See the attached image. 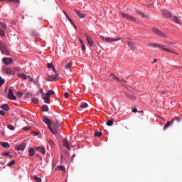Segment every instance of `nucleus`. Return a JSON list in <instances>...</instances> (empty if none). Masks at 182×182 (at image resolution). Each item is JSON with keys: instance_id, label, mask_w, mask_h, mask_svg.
<instances>
[{"instance_id": "1", "label": "nucleus", "mask_w": 182, "mask_h": 182, "mask_svg": "<svg viewBox=\"0 0 182 182\" xmlns=\"http://www.w3.org/2000/svg\"><path fill=\"white\" fill-rule=\"evenodd\" d=\"M149 46H152L153 47H159L160 48H161V50H164V51H168L169 53L178 54V53H176V51H173V50H171L170 48H167L166 47H165L164 44H159V43H149Z\"/></svg>"}, {"instance_id": "2", "label": "nucleus", "mask_w": 182, "mask_h": 182, "mask_svg": "<svg viewBox=\"0 0 182 182\" xmlns=\"http://www.w3.org/2000/svg\"><path fill=\"white\" fill-rule=\"evenodd\" d=\"M0 50H1V53L6 54V56H9V51L4 41L2 40H0Z\"/></svg>"}, {"instance_id": "3", "label": "nucleus", "mask_w": 182, "mask_h": 182, "mask_svg": "<svg viewBox=\"0 0 182 182\" xmlns=\"http://www.w3.org/2000/svg\"><path fill=\"white\" fill-rule=\"evenodd\" d=\"M55 93L54 90H48L47 93H44V102L50 104V96Z\"/></svg>"}, {"instance_id": "4", "label": "nucleus", "mask_w": 182, "mask_h": 182, "mask_svg": "<svg viewBox=\"0 0 182 182\" xmlns=\"http://www.w3.org/2000/svg\"><path fill=\"white\" fill-rule=\"evenodd\" d=\"M50 132L53 133V134H59V133H60L58 122H55V123H53V127H51Z\"/></svg>"}, {"instance_id": "5", "label": "nucleus", "mask_w": 182, "mask_h": 182, "mask_svg": "<svg viewBox=\"0 0 182 182\" xmlns=\"http://www.w3.org/2000/svg\"><path fill=\"white\" fill-rule=\"evenodd\" d=\"M153 31L155 33V34H157L158 36H160L161 37H164V38H167L168 36L165 33H163V31H161L159 28H154Z\"/></svg>"}, {"instance_id": "6", "label": "nucleus", "mask_w": 182, "mask_h": 182, "mask_svg": "<svg viewBox=\"0 0 182 182\" xmlns=\"http://www.w3.org/2000/svg\"><path fill=\"white\" fill-rule=\"evenodd\" d=\"M58 79H60L59 75H50L47 77L48 82H56Z\"/></svg>"}, {"instance_id": "7", "label": "nucleus", "mask_w": 182, "mask_h": 182, "mask_svg": "<svg viewBox=\"0 0 182 182\" xmlns=\"http://www.w3.org/2000/svg\"><path fill=\"white\" fill-rule=\"evenodd\" d=\"M43 122H44V123H46L48 125V129L51 130L52 129L51 126L53 124V122H51V120H50L48 117H46V116H43Z\"/></svg>"}, {"instance_id": "8", "label": "nucleus", "mask_w": 182, "mask_h": 182, "mask_svg": "<svg viewBox=\"0 0 182 182\" xmlns=\"http://www.w3.org/2000/svg\"><path fill=\"white\" fill-rule=\"evenodd\" d=\"M121 16L124 17V18H127L128 20H130L131 21H136V18L135 17H133L129 14H127L126 13H121Z\"/></svg>"}, {"instance_id": "9", "label": "nucleus", "mask_w": 182, "mask_h": 182, "mask_svg": "<svg viewBox=\"0 0 182 182\" xmlns=\"http://www.w3.org/2000/svg\"><path fill=\"white\" fill-rule=\"evenodd\" d=\"M7 97H8V99H10L11 100H16L17 99L16 96H14V95L13 89H9Z\"/></svg>"}, {"instance_id": "10", "label": "nucleus", "mask_w": 182, "mask_h": 182, "mask_svg": "<svg viewBox=\"0 0 182 182\" xmlns=\"http://www.w3.org/2000/svg\"><path fill=\"white\" fill-rule=\"evenodd\" d=\"M2 60L4 65H11L13 63V58H9V57H3Z\"/></svg>"}, {"instance_id": "11", "label": "nucleus", "mask_w": 182, "mask_h": 182, "mask_svg": "<svg viewBox=\"0 0 182 182\" xmlns=\"http://www.w3.org/2000/svg\"><path fill=\"white\" fill-rule=\"evenodd\" d=\"M73 65V61H64V63H63V67L65 68V69H70Z\"/></svg>"}, {"instance_id": "12", "label": "nucleus", "mask_w": 182, "mask_h": 182, "mask_svg": "<svg viewBox=\"0 0 182 182\" xmlns=\"http://www.w3.org/2000/svg\"><path fill=\"white\" fill-rule=\"evenodd\" d=\"M26 148V144H25V142H23V144H21L20 145H17V146H16L15 149L16 151H24Z\"/></svg>"}, {"instance_id": "13", "label": "nucleus", "mask_w": 182, "mask_h": 182, "mask_svg": "<svg viewBox=\"0 0 182 182\" xmlns=\"http://www.w3.org/2000/svg\"><path fill=\"white\" fill-rule=\"evenodd\" d=\"M85 36L87 38V41L88 43V44H90V46H94L95 44V41L92 38H91V37H90V36H88V34L87 33H85Z\"/></svg>"}, {"instance_id": "14", "label": "nucleus", "mask_w": 182, "mask_h": 182, "mask_svg": "<svg viewBox=\"0 0 182 182\" xmlns=\"http://www.w3.org/2000/svg\"><path fill=\"white\" fill-rule=\"evenodd\" d=\"M111 77L112 79H114V80H117L118 82H119V83H122V85H126L127 82L126 80H123V79H119V77H117V76H115L114 75H111Z\"/></svg>"}, {"instance_id": "15", "label": "nucleus", "mask_w": 182, "mask_h": 182, "mask_svg": "<svg viewBox=\"0 0 182 182\" xmlns=\"http://www.w3.org/2000/svg\"><path fill=\"white\" fill-rule=\"evenodd\" d=\"M36 149L43 154V155H46V149L44 146H38Z\"/></svg>"}, {"instance_id": "16", "label": "nucleus", "mask_w": 182, "mask_h": 182, "mask_svg": "<svg viewBox=\"0 0 182 182\" xmlns=\"http://www.w3.org/2000/svg\"><path fill=\"white\" fill-rule=\"evenodd\" d=\"M3 73H6V75H11L12 74V70L9 68H3Z\"/></svg>"}, {"instance_id": "17", "label": "nucleus", "mask_w": 182, "mask_h": 182, "mask_svg": "<svg viewBox=\"0 0 182 182\" xmlns=\"http://www.w3.org/2000/svg\"><path fill=\"white\" fill-rule=\"evenodd\" d=\"M102 40L104 41H107V43H109L110 41H117V38H111L108 37H102Z\"/></svg>"}, {"instance_id": "18", "label": "nucleus", "mask_w": 182, "mask_h": 182, "mask_svg": "<svg viewBox=\"0 0 182 182\" xmlns=\"http://www.w3.org/2000/svg\"><path fill=\"white\" fill-rule=\"evenodd\" d=\"M75 14L78 16L80 18H85L86 17V14H84L83 13H80V11H76Z\"/></svg>"}, {"instance_id": "19", "label": "nucleus", "mask_w": 182, "mask_h": 182, "mask_svg": "<svg viewBox=\"0 0 182 182\" xmlns=\"http://www.w3.org/2000/svg\"><path fill=\"white\" fill-rule=\"evenodd\" d=\"M35 153H36V151H35L34 148H29L28 154H29L30 156H34Z\"/></svg>"}, {"instance_id": "20", "label": "nucleus", "mask_w": 182, "mask_h": 182, "mask_svg": "<svg viewBox=\"0 0 182 182\" xmlns=\"http://www.w3.org/2000/svg\"><path fill=\"white\" fill-rule=\"evenodd\" d=\"M63 144L65 146V147L67 148V149H70L68 141H66V139H63Z\"/></svg>"}, {"instance_id": "21", "label": "nucleus", "mask_w": 182, "mask_h": 182, "mask_svg": "<svg viewBox=\"0 0 182 182\" xmlns=\"http://www.w3.org/2000/svg\"><path fill=\"white\" fill-rule=\"evenodd\" d=\"M17 76H18V77H21V79H24L25 80L28 79V76H26L25 73H18Z\"/></svg>"}, {"instance_id": "22", "label": "nucleus", "mask_w": 182, "mask_h": 182, "mask_svg": "<svg viewBox=\"0 0 182 182\" xmlns=\"http://www.w3.org/2000/svg\"><path fill=\"white\" fill-rule=\"evenodd\" d=\"M1 109H3L4 111L6 110V112H8L9 110V106L6 103H5L4 105H1Z\"/></svg>"}, {"instance_id": "23", "label": "nucleus", "mask_w": 182, "mask_h": 182, "mask_svg": "<svg viewBox=\"0 0 182 182\" xmlns=\"http://www.w3.org/2000/svg\"><path fill=\"white\" fill-rule=\"evenodd\" d=\"M174 122V119H173L172 120L167 122V123L164 126V129H167L168 127H169V126L173 123Z\"/></svg>"}, {"instance_id": "24", "label": "nucleus", "mask_w": 182, "mask_h": 182, "mask_svg": "<svg viewBox=\"0 0 182 182\" xmlns=\"http://www.w3.org/2000/svg\"><path fill=\"white\" fill-rule=\"evenodd\" d=\"M47 67L48 68V69H51L54 71L56 72V69L55 68V66H53V63H48L47 64Z\"/></svg>"}, {"instance_id": "25", "label": "nucleus", "mask_w": 182, "mask_h": 182, "mask_svg": "<svg viewBox=\"0 0 182 182\" xmlns=\"http://www.w3.org/2000/svg\"><path fill=\"white\" fill-rule=\"evenodd\" d=\"M163 14H164V16H165V17H171V13H169V11H168V10H164Z\"/></svg>"}, {"instance_id": "26", "label": "nucleus", "mask_w": 182, "mask_h": 182, "mask_svg": "<svg viewBox=\"0 0 182 182\" xmlns=\"http://www.w3.org/2000/svg\"><path fill=\"white\" fill-rule=\"evenodd\" d=\"M41 110H43V112H48V110H49L48 106L47 105H43V106H41Z\"/></svg>"}, {"instance_id": "27", "label": "nucleus", "mask_w": 182, "mask_h": 182, "mask_svg": "<svg viewBox=\"0 0 182 182\" xmlns=\"http://www.w3.org/2000/svg\"><path fill=\"white\" fill-rule=\"evenodd\" d=\"M173 21H175V23H177L178 24H181V20L176 16H173Z\"/></svg>"}, {"instance_id": "28", "label": "nucleus", "mask_w": 182, "mask_h": 182, "mask_svg": "<svg viewBox=\"0 0 182 182\" xmlns=\"http://www.w3.org/2000/svg\"><path fill=\"white\" fill-rule=\"evenodd\" d=\"M33 178L34 181H36V182H42L41 178H38V176H36V175H33Z\"/></svg>"}, {"instance_id": "29", "label": "nucleus", "mask_w": 182, "mask_h": 182, "mask_svg": "<svg viewBox=\"0 0 182 182\" xmlns=\"http://www.w3.org/2000/svg\"><path fill=\"white\" fill-rule=\"evenodd\" d=\"M136 14H139L141 17H146V14L143 11H140L139 10L136 11Z\"/></svg>"}, {"instance_id": "30", "label": "nucleus", "mask_w": 182, "mask_h": 182, "mask_svg": "<svg viewBox=\"0 0 182 182\" xmlns=\"http://www.w3.org/2000/svg\"><path fill=\"white\" fill-rule=\"evenodd\" d=\"M1 146L3 148H10L9 142H1Z\"/></svg>"}, {"instance_id": "31", "label": "nucleus", "mask_w": 182, "mask_h": 182, "mask_svg": "<svg viewBox=\"0 0 182 182\" xmlns=\"http://www.w3.org/2000/svg\"><path fill=\"white\" fill-rule=\"evenodd\" d=\"M48 144L50 146V148H55V144L53 141H48Z\"/></svg>"}, {"instance_id": "32", "label": "nucleus", "mask_w": 182, "mask_h": 182, "mask_svg": "<svg viewBox=\"0 0 182 182\" xmlns=\"http://www.w3.org/2000/svg\"><path fill=\"white\" fill-rule=\"evenodd\" d=\"M40 93L41 94L42 99L44 100L45 92L42 87L40 88Z\"/></svg>"}, {"instance_id": "33", "label": "nucleus", "mask_w": 182, "mask_h": 182, "mask_svg": "<svg viewBox=\"0 0 182 182\" xmlns=\"http://www.w3.org/2000/svg\"><path fill=\"white\" fill-rule=\"evenodd\" d=\"M0 1H7V3L13 1L14 3H18L19 0H0Z\"/></svg>"}, {"instance_id": "34", "label": "nucleus", "mask_w": 182, "mask_h": 182, "mask_svg": "<svg viewBox=\"0 0 182 182\" xmlns=\"http://www.w3.org/2000/svg\"><path fill=\"white\" fill-rule=\"evenodd\" d=\"M88 103H81L80 105V107H82V109H86L87 107H88Z\"/></svg>"}, {"instance_id": "35", "label": "nucleus", "mask_w": 182, "mask_h": 182, "mask_svg": "<svg viewBox=\"0 0 182 182\" xmlns=\"http://www.w3.org/2000/svg\"><path fill=\"white\" fill-rule=\"evenodd\" d=\"M32 102L33 103L38 104L39 103V99L38 97H33L32 98Z\"/></svg>"}, {"instance_id": "36", "label": "nucleus", "mask_w": 182, "mask_h": 182, "mask_svg": "<svg viewBox=\"0 0 182 182\" xmlns=\"http://www.w3.org/2000/svg\"><path fill=\"white\" fill-rule=\"evenodd\" d=\"M56 169H57L58 171H65V166H57Z\"/></svg>"}, {"instance_id": "37", "label": "nucleus", "mask_w": 182, "mask_h": 182, "mask_svg": "<svg viewBox=\"0 0 182 182\" xmlns=\"http://www.w3.org/2000/svg\"><path fill=\"white\" fill-rule=\"evenodd\" d=\"M5 83V80L0 76V87Z\"/></svg>"}, {"instance_id": "38", "label": "nucleus", "mask_w": 182, "mask_h": 182, "mask_svg": "<svg viewBox=\"0 0 182 182\" xmlns=\"http://www.w3.org/2000/svg\"><path fill=\"white\" fill-rule=\"evenodd\" d=\"M0 26H1V27H3V28H4V31H5V30H6L7 26L5 23H0Z\"/></svg>"}, {"instance_id": "39", "label": "nucleus", "mask_w": 182, "mask_h": 182, "mask_svg": "<svg viewBox=\"0 0 182 182\" xmlns=\"http://www.w3.org/2000/svg\"><path fill=\"white\" fill-rule=\"evenodd\" d=\"M113 123H114V122H113L112 119V120H108V121L107 122V124L108 126H112Z\"/></svg>"}, {"instance_id": "40", "label": "nucleus", "mask_w": 182, "mask_h": 182, "mask_svg": "<svg viewBox=\"0 0 182 182\" xmlns=\"http://www.w3.org/2000/svg\"><path fill=\"white\" fill-rule=\"evenodd\" d=\"M0 36H1V37L5 36V30H2V28H0Z\"/></svg>"}, {"instance_id": "41", "label": "nucleus", "mask_w": 182, "mask_h": 182, "mask_svg": "<svg viewBox=\"0 0 182 182\" xmlns=\"http://www.w3.org/2000/svg\"><path fill=\"white\" fill-rule=\"evenodd\" d=\"M15 164H16V161H15V160H13L11 162H9V163L8 164V166H13V165H15Z\"/></svg>"}, {"instance_id": "42", "label": "nucleus", "mask_w": 182, "mask_h": 182, "mask_svg": "<svg viewBox=\"0 0 182 182\" xmlns=\"http://www.w3.org/2000/svg\"><path fill=\"white\" fill-rule=\"evenodd\" d=\"M8 128L10 129V130H14L15 127L13 124H8Z\"/></svg>"}, {"instance_id": "43", "label": "nucleus", "mask_w": 182, "mask_h": 182, "mask_svg": "<svg viewBox=\"0 0 182 182\" xmlns=\"http://www.w3.org/2000/svg\"><path fill=\"white\" fill-rule=\"evenodd\" d=\"M102 132H96L95 133V136H102Z\"/></svg>"}, {"instance_id": "44", "label": "nucleus", "mask_w": 182, "mask_h": 182, "mask_svg": "<svg viewBox=\"0 0 182 182\" xmlns=\"http://www.w3.org/2000/svg\"><path fill=\"white\" fill-rule=\"evenodd\" d=\"M168 46H171V44H176V43H173V41H165Z\"/></svg>"}, {"instance_id": "45", "label": "nucleus", "mask_w": 182, "mask_h": 182, "mask_svg": "<svg viewBox=\"0 0 182 182\" xmlns=\"http://www.w3.org/2000/svg\"><path fill=\"white\" fill-rule=\"evenodd\" d=\"M0 114H1V116H4L6 114V112L4 111V109L0 110Z\"/></svg>"}, {"instance_id": "46", "label": "nucleus", "mask_w": 182, "mask_h": 182, "mask_svg": "<svg viewBox=\"0 0 182 182\" xmlns=\"http://www.w3.org/2000/svg\"><path fill=\"white\" fill-rule=\"evenodd\" d=\"M128 46H129V47H132V48L134 47V44L132 41H128Z\"/></svg>"}, {"instance_id": "47", "label": "nucleus", "mask_w": 182, "mask_h": 182, "mask_svg": "<svg viewBox=\"0 0 182 182\" xmlns=\"http://www.w3.org/2000/svg\"><path fill=\"white\" fill-rule=\"evenodd\" d=\"M82 49L84 50V51L86 50V46L84 43V41H82Z\"/></svg>"}, {"instance_id": "48", "label": "nucleus", "mask_w": 182, "mask_h": 182, "mask_svg": "<svg viewBox=\"0 0 182 182\" xmlns=\"http://www.w3.org/2000/svg\"><path fill=\"white\" fill-rule=\"evenodd\" d=\"M127 96H128V97L132 98L133 100H134L136 99L135 96H133V95H127Z\"/></svg>"}, {"instance_id": "49", "label": "nucleus", "mask_w": 182, "mask_h": 182, "mask_svg": "<svg viewBox=\"0 0 182 182\" xmlns=\"http://www.w3.org/2000/svg\"><path fill=\"white\" fill-rule=\"evenodd\" d=\"M17 95H18V97H22V96H23V94L21 93V92H18Z\"/></svg>"}, {"instance_id": "50", "label": "nucleus", "mask_w": 182, "mask_h": 182, "mask_svg": "<svg viewBox=\"0 0 182 182\" xmlns=\"http://www.w3.org/2000/svg\"><path fill=\"white\" fill-rule=\"evenodd\" d=\"M64 97H66V98L69 97V93H68V92H65L64 93Z\"/></svg>"}, {"instance_id": "51", "label": "nucleus", "mask_w": 182, "mask_h": 182, "mask_svg": "<svg viewBox=\"0 0 182 182\" xmlns=\"http://www.w3.org/2000/svg\"><path fill=\"white\" fill-rule=\"evenodd\" d=\"M68 21H70V23H71V24H74V21L72 20V18H70V16H69Z\"/></svg>"}, {"instance_id": "52", "label": "nucleus", "mask_w": 182, "mask_h": 182, "mask_svg": "<svg viewBox=\"0 0 182 182\" xmlns=\"http://www.w3.org/2000/svg\"><path fill=\"white\" fill-rule=\"evenodd\" d=\"M79 40H80V43L81 44V47L82 48L83 40H82V38H79Z\"/></svg>"}, {"instance_id": "53", "label": "nucleus", "mask_w": 182, "mask_h": 182, "mask_svg": "<svg viewBox=\"0 0 182 182\" xmlns=\"http://www.w3.org/2000/svg\"><path fill=\"white\" fill-rule=\"evenodd\" d=\"M176 119L177 122H181V117H179L178 116H177L176 117Z\"/></svg>"}, {"instance_id": "54", "label": "nucleus", "mask_w": 182, "mask_h": 182, "mask_svg": "<svg viewBox=\"0 0 182 182\" xmlns=\"http://www.w3.org/2000/svg\"><path fill=\"white\" fill-rule=\"evenodd\" d=\"M65 15L66 18H68V20H69V18H70L69 14H68V13H65Z\"/></svg>"}, {"instance_id": "55", "label": "nucleus", "mask_w": 182, "mask_h": 182, "mask_svg": "<svg viewBox=\"0 0 182 182\" xmlns=\"http://www.w3.org/2000/svg\"><path fill=\"white\" fill-rule=\"evenodd\" d=\"M28 78L29 79V80L31 82H33V77H31V76H28Z\"/></svg>"}, {"instance_id": "56", "label": "nucleus", "mask_w": 182, "mask_h": 182, "mask_svg": "<svg viewBox=\"0 0 182 182\" xmlns=\"http://www.w3.org/2000/svg\"><path fill=\"white\" fill-rule=\"evenodd\" d=\"M158 62L157 58H154V60L152 61V63H156Z\"/></svg>"}, {"instance_id": "57", "label": "nucleus", "mask_w": 182, "mask_h": 182, "mask_svg": "<svg viewBox=\"0 0 182 182\" xmlns=\"http://www.w3.org/2000/svg\"><path fill=\"white\" fill-rule=\"evenodd\" d=\"M4 155H5L6 156H8L9 155V152H5V153H4Z\"/></svg>"}, {"instance_id": "58", "label": "nucleus", "mask_w": 182, "mask_h": 182, "mask_svg": "<svg viewBox=\"0 0 182 182\" xmlns=\"http://www.w3.org/2000/svg\"><path fill=\"white\" fill-rule=\"evenodd\" d=\"M132 112H138V109H132Z\"/></svg>"}, {"instance_id": "59", "label": "nucleus", "mask_w": 182, "mask_h": 182, "mask_svg": "<svg viewBox=\"0 0 182 182\" xmlns=\"http://www.w3.org/2000/svg\"><path fill=\"white\" fill-rule=\"evenodd\" d=\"M29 127H23L24 130H28Z\"/></svg>"}, {"instance_id": "60", "label": "nucleus", "mask_w": 182, "mask_h": 182, "mask_svg": "<svg viewBox=\"0 0 182 182\" xmlns=\"http://www.w3.org/2000/svg\"><path fill=\"white\" fill-rule=\"evenodd\" d=\"M73 26L75 27V28H77V26H75V23H73Z\"/></svg>"}, {"instance_id": "61", "label": "nucleus", "mask_w": 182, "mask_h": 182, "mask_svg": "<svg viewBox=\"0 0 182 182\" xmlns=\"http://www.w3.org/2000/svg\"><path fill=\"white\" fill-rule=\"evenodd\" d=\"M63 13H64V14H65L66 11H64Z\"/></svg>"}, {"instance_id": "62", "label": "nucleus", "mask_w": 182, "mask_h": 182, "mask_svg": "<svg viewBox=\"0 0 182 182\" xmlns=\"http://www.w3.org/2000/svg\"><path fill=\"white\" fill-rule=\"evenodd\" d=\"M10 157L12 158V156L11 155Z\"/></svg>"}]
</instances>
